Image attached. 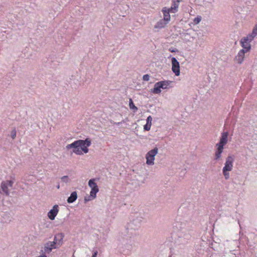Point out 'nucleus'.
Instances as JSON below:
<instances>
[{
    "label": "nucleus",
    "instance_id": "obj_1",
    "mask_svg": "<svg viewBox=\"0 0 257 257\" xmlns=\"http://www.w3.org/2000/svg\"><path fill=\"white\" fill-rule=\"evenodd\" d=\"M91 145V141L89 138L85 140H79L74 141L73 143L68 144L66 146V149L69 150L73 149V152L77 155H82L84 153L88 152V147Z\"/></svg>",
    "mask_w": 257,
    "mask_h": 257
},
{
    "label": "nucleus",
    "instance_id": "obj_2",
    "mask_svg": "<svg viewBox=\"0 0 257 257\" xmlns=\"http://www.w3.org/2000/svg\"><path fill=\"white\" fill-rule=\"evenodd\" d=\"M228 133L227 132L221 133L219 142L216 144V150L215 153L214 160H218L221 157V154L223 152L224 146L228 142Z\"/></svg>",
    "mask_w": 257,
    "mask_h": 257
},
{
    "label": "nucleus",
    "instance_id": "obj_3",
    "mask_svg": "<svg viewBox=\"0 0 257 257\" xmlns=\"http://www.w3.org/2000/svg\"><path fill=\"white\" fill-rule=\"evenodd\" d=\"M95 181V179H90L88 181V186L91 188V191L90 192V195L88 198H85L84 200L85 202L94 199L96 197V194L99 191V188Z\"/></svg>",
    "mask_w": 257,
    "mask_h": 257
},
{
    "label": "nucleus",
    "instance_id": "obj_4",
    "mask_svg": "<svg viewBox=\"0 0 257 257\" xmlns=\"http://www.w3.org/2000/svg\"><path fill=\"white\" fill-rule=\"evenodd\" d=\"M233 161L234 159L232 156H228L226 159L225 165L222 170L225 179H228L229 177V172L232 169Z\"/></svg>",
    "mask_w": 257,
    "mask_h": 257
},
{
    "label": "nucleus",
    "instance_id": "obj_5",
    "mask_svg": "<svg viewBox=\"0 0 257 257\" xmlns=\"http://www.w3.org/2000/svg\"><path fill=\"white\" fill-rule=\"evenodd\" d=\"M253 39L250 38L248 35L242 37L240 41V45L242 48V49L245 51L249 52L251 48V42Z\"/></svg>",
    "mask_w": 257,
    "mask_h": 257
},
{
    "label": "nucleus",
    "instance_id": "obj_6",
    "mask_svg": "<svg viewBox=\"0 0 257 257\" xmlns=\"http://www.w3.org/2000/svg\"><path fill=\"white\" fill-rule=\"evenodd\" d=\"M158 149L156 147L153 150L149 151L146 155V164L148 165L154 164L155 157L158 154Z\"/></svg>",
    "mask_w": 257,
    "mask_h": 257
},
{
    "label": "nucleus",
    "instance_id": "obj_7",
    "mask_svg": "<svg viewBox=\"0 0 257 257\" xmlns=\"http://www.w3.org/2000/svg\"><path fill=\"white\" fill-rule=\"evenodd\" d=\"M57 236H55L53 241H49L45 244L44 250L46 252L49 253L52 251V249L57 247L56 246L57 243Z\"/></svg>",
    "mask_w": 257,
    "mask_h": 257
},
{
    "label": "nucleus",
    "instance_id": "obj_8",
    "mask_svg": "<svg viewBox=\"0 0 257 257\" xmlns=\"http://www.w3.org/2000/svg\"><path fill=\"white\" fill-rule=\"evenodd\" d=\"M171 63L172 71L175 73L176 76H178L180 74L179 62L175 57H173L171 59Z\"/></svg>",
    "mask_w": 257,
    "mask_h": 257
},
{
    "label": "nucleus",
    "instance_id": "obj_9",
    "mask_svg": "<svg viewBox=\"0 0 257 257\" xmlns=\"http://www.w3.org/2000/svg\"><path fill=\"white\" fill-rule=\"evenodd\" d=\"M247 52H248L245 51H244V50H240L238 52L237 55L235 57L234 61L238 64H241L244 60L245 57V54Z\"/></svg>",
    "mask_w": 257,
    "mask_h": 257
},
{
    "label": "nucleus",
    "instance_id": "obj_10",
    "mask_svg": "<svg viewBox=\"0 0 257 257\" xmlns=\"http://www.w3.org/2000/svg\"><path fill=\"white\" fill-rule=\"evenodd\" d=\"M59 207L57 205H55L52 209L48 213V216L51 220H53L55 219L59 212Z\"/></svg>",
    "mask_w": 257,
    "mask_h": 257
},
{
    "label": "nucleus",
    "instance_id": "obj_11",
    "mask_svg": "<svg viewBox=\"0 0 257 257\" xmlns=\"http://www.w3.org/2000/svg\"><path fill=\"white\" fill-rule=\"evenodd\" d=\"M13 185V182L11 180L6 181L2 183L1 187L3 191L7 194L9 195L8 187H12Z\"/></svg>",
    "mask_w": 257,
    "mask_h": 257
},
{
    "label": "nucleus",
    "instance_id": "obj_12",
    "mask_svg": "<svg viewBox=\"0 0 257 257\" xmlns=\"http://www.w3.org/2000/svg\"><path fill=\"white\" fill-rule=\"evenodd\" d=\"M162 12L163 14V20L166 22L167 23H169V22L170 21L171 17L168 8L167 7H164L162 10Z\"/></svg>",
    "mask_w": 257,
    "mask_h": 257
},
{
    "label": "nucleus",
    "instance_id": "obj_13",
    "mask_svg": "<svg viewBox=\"0 0 257 257\" xmlns=\"http://www.w3.org/2000/svg\"><path fill=\"white\" fill-rule=\"evenodd\" d=\"M168 24V23H167L166 22H165V21H164V20L162 19L157 23V24L155 25L154 28L155 29L164 28Z\"/></svg>",
    "mask_w": 257,
    "mask_h": 257
},
{
    "label": "nucleus",
    "instance_id": "obj_14",
    "mask_svg": "<svg viewBox=\"0 0 257 257\" xmlns=\"http://www.w3.org/2000/svg\"><path fill=\"white\" fill-rule=\"evenodd\" d=\"M160 83L159 82L155 83L154 88L152 90V92L154 94H159L161 92Z\"/></svg>",
    "mask_w": 257,
    "mask_h": 257
},
{
    "label": "nucleus",
    "instance_id": "obj_15",
    "mask_svg": "<svg viewBox=\"0 0 257 257\" xmlns=\"http://www.w3.org/2000/svg\"><path fill=\"white\" fill-rule=\"evenodd\" d=\"M77 198V195L76 192H73L70 197H68L67 199V202L69 203H71L74 202Z\"/></svg>",
    "mask_w": 257,
    "mask_h": 257
},
{
    "label": "nucleus",
    "instance_id": "obj_16",
    "mask_svg": "<svg viewBox=\"0 0 257 257\" xmlns=\"http://www.w3.org/2000/svg\"><path fill=\"white\" fill-rule=\"evenodd\" d=\"M250 38L254 39V38L257 36V25H255L252 29L251 34L247 35Z\"/></svg>",
    "mask_w": 257,
    "mask_h": 257
},
{
    "label": "nucleus",
    "instance_id": "obj_17",
    "mask_svg": "<svg viewBox=\"0 0 257 257\" xmlns=\"http://www.w3.org/2000/svg\"><path fill=\"white\" fill-rule=\"evenodd\" d=\"M160 84V86L162 89H167L169 85L170 82L169 81H161L159 82Z\"/></svg>",
    "mask_w": 257,
    "mask_h": 257
},
{
    "label": "nucleus",
    "instance_id": "obj_18",
    "mask_svg": "<svg viewBox=\"0 0 257 257\" xmlns=\"http://www.w3.org/2000/svg\"><path fill=\"white\" fill-rule=\"evenodd\" d=\"M129 106H130V108L131 109H133L134 110V112H136L137 111V110H138V108L137 107H136L134 103H133V101L132 100V98H130V100H129Z\"/></svg>",
    "mask_w": 257,
    "mask_h": 257
},
{
    "label": "nucleus",
    "instance_id": "obj_19",
    "mask_svg": "<svg viewBox=\"0 0 257 257\" xmlns=\"http://www.w3.org/2000/svg\"><path fill=\"white\" fill-rule=\"evenodd\" d=\"M182 0H172V7L178 9L179 3Z\"/></svg>",
    "mask_w": 257,
    "mask_h": 257
},
{
    "label": "nucleus",
    "instance_id": "obj_20",
    "mask_svg": "<svg viewBox=\"0 0 257 257\" xmlns=\"http://www.w3.org/2000/svg\"><path fill=\"white\" fill-rule=\"evenodd\" d=\"M201 21V16H198L197 18H195L193 20V24L194 25H197L199 24L200 21Z\"/></svg>",
    "mask_w": 257,
    "mask_h": 257
},
{
    "label": "nucleus",
    "instance_id": "obj_21",
    "mask_svg": "<svg viewBox=\"0 0 257 257\" xmlns=\"http://www.w3.org/2000/svg\"><path fill=\"white\" fill-rule=\"evenodd\" d=\"M168 11L171 13H176L178 11V9L176 8L171 7L170 8H168Z\"/></svg>",
    "mask_w": 257,
    "mask_h": 257
},
{
    "label": "nucleus",
    "instance_id": "obj_22",
    "mask_svg": "<svg viewBox=\"0 0 257 257\" xmlns=\"http://www.w3.org/2000/svg\"><path fill=\"white\" fill-rule=\"evenodd\" d=\"M151 125L152 124H150V123H146L144 126V128L145 131H149L151 129Z\"/></svg>",
    "mask_w": 257,
    "mask_h": 257
},
{
    "label": "nucleus",
    "instance_id": "obj_23",
    "mask_svg": "<svg viewBox=\"0 0 257 257\" xmlns=\"http://www.w3.org/2000/svg\"><path fill=\"white\" fill-rule=\"evenodd\" d=\"M16 130L15 129L13 130L11 133V136L13 139H15L16 137Z\"/></svg>",
    "mask_w": 257,
    "mask_h": 257
},
{
    "label": "nucleus",
    "instance_id": "obj_24",
    "mask_svg": "<svg viewBox=\"0 0 257 257\" xmlns=\"http://www.w3.org/2000/svg\"><path fill=\"white\" fill-rule=\"evenodd\" d=\"M152 120L153 119L152 116L151 115L149 116L147 118V123L152 124Z\"/></svg>",
    "mask_w": 257,
    "mask_h": 257
},
{
    "label": "nucleus",
    "instance_id": "obj_25",
    "mask_svg": "<svg viewBox=\"0 0 257 257\" xmlns=\"http://www.w3.org/2000/svg\"><path fill=\"white\" fill-rule=\"evenodd\" d=\"M143 79L144 81H149L150 79V76L148 74L144 75L143 77Z\"/></svg>",
    "mask_w": 257,
    "mask_h": 257
},
{
    "label": "nucleus",
    "instance_id": "obj_26",
    "mask_svg": "<svg viewBox=\"0 0 257 257\" xmlns=\"http://www.w3.org/2000/svg\"><path fill=\"white\" fill-rule=\"evenodd\" d=\"M67 179H68V176H64L61 178V179L64 182L67 181Z\"/></svg>",
    "mask_w": 257,
    "mask_h": 257
},
{
    "label": "nucleus",
    "instance_id": "obj_27",
    "mask_svg": "<svg viewBox=\"0 0 257 257\" xmlns=\"http://www.w3.org/2000/svg\"><path fill=\"white\" fill-rule=\"evenodd\" d=\"M97 251H95L94 252V253L93 254L92 257H96L97 256Z\"/></svg>",
    "mask_w": 257,
    "mask_h": 257
},
{
    "label": "nucleus",
    "instance_id": "obj_28",
    "mask_svg": "<svg viewBox=\"0 0 257 257\" xmlns=\"http://www.w3.org/2000/svg\"><path fill=\"white\" fill-rule=\"evenodd\" d=\"M61 243L60 242V241H59V242L58 243V244H59V245H61Z\"/></svg>",
    "mask_w": 257,
    "mask_h": 257
},
{
    "label": "nucleus",
    "instance_id": "obj_29",
    "mask_svg": "<svg viewBox=\"0 0 257 257\" xmlns=\"http://www.w3.org/2000/svg\"><path fill=\"white\" fill-rule=\"evenodd\" d=\"M57 187L58 189H59V185H58Z\"/></svg>",
    "mask_w": 257,
    "mask_h": 257
}]
</instances>
